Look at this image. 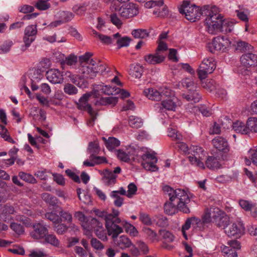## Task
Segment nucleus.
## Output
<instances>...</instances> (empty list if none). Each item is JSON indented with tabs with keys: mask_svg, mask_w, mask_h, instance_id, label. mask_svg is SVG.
Returning <instances> with one entry per match:
<instances>
[{
	"mask_svg": "<svg viewBox=\"0 0 257 257\" xmlns=\"http://www.w3.org/2000/svg\"><path fill=\"white\" fill-rule=\"evenodd\" d=\"M127 188L128 190L126 192V196L128 198H132L137 193V187L134 183H131L128 185Z\"/></svg>",
	"mask_w": 257,
	"mask_h": 257,
	"instance_id": "obj_60",
	"label": "nucleus"
},
{
	"mask_svg": "<svg viewBox=\"0 0 257 257\" xmlns=\"http://www.w3.org/2000/svg\"><path fill=\"white\" fill-rule=\"evenodd\" d=\"M46 243H49L55 247H58L60 241L54 234H46L44 237Z\"/></svg>",
	"mask_w": 257,
	"mask_h": 257,
	"instance_id": "obj_43",
	"label": "nucleus"
},
{
	"mask_svg": "<svg viewBox=\"0 0 257 257\" xmlns=\"http://www.w3.org/2000/svg\"><path fill=\"white\" fill-rule=\"evenodd\" d=\"M77 61V57L74 54H71L67 57H65L64 62L63 64H66L69 66H73L76 64Z\"/></svg>",
	"mask_w": 257,
	"mask_h": 257,
	"instance_id": "obj_57",
	"label": "nucleus"
},
{
	"mask_svg": "<svg viewBox=\"0 0 257 257\" xmlns=\"http://www.w3.org/2000/svg\"><path fill=\"white\" fill-rule=\"evenodd\" d=\"M106 222H105V227L109 235H111L113 239L116 238L118 235L123 232L122 228L114 223L112 221V217L109 219L106 218Z\"/></svg>",
	"mask_w": 257,
	"mask_h": 257,
	"instance_id": "obj_18",
	"label": "nucleus"
},
{
	"mask_svg": "<svg viewBox=\"0 0 257 257\" xmlns=\"http://www.w3.org/2000/svg\"><path fill=\"white\" fill-rule=\"evenodd\" d=\"M118 102V98L115 96L101 97L99 100L95 101V105H114Z\"/></svg>",
	"mask_w": 257,
	"mask_h": 257,
	"instance_id": "obj_28",
	"label": "nucleus"
},
{
	"mask_svg": "<svg viewBox=\"0 0 257 257\" xmlns=\"http://www.w3.org/2000/svg\"><path fill=\"white\" fill-rule=\"evenodd\" d=\"M0 135L5 141L12 144L15 143V141L10 136L8 130L1 124H0Z\"/></svg>",
	"mask_w": 257,
	"mask_h": 257,
	"instance_id": "obj_44",
	"label": "nucleus"
},
{
	"mask_svg": "<svg viewBox=\"0 0 257 257\" xmlns=\"http://www.w3.org/2000/svg\"><path fill=\"white\" fill-rule=\"evenodd\" d=\"M19 176L21 179L26 182L31 184H36L37 183L36 179L30 174L26 173L24 172H20L19 173Z\"/></svg>",
	"mask_w": 257,
	"mask_h": 257,
	"instance_id": "obj_46",
	"label": "nucleus"
},
{
	"mask_svg": "<svg viewBox=\"0 0 257 257\" xmlns=\"http://www.w3.org/2000/svg\"><path fill=\"white\" fill-rule=\"evenodd\" d=\"M182 84L189 90L188 93L183 94V97L189 101H191L195 103L199 102L201 95L195 90L196 86L193 79L190 78H186L182 80Z\"/></svg>",
	"mask_w": 257,
	"mask_h": 257,
	"instance_id": "obj_10",
	"label": "nucleus"
},
{
	"mask_svg": "<svg viewBox=\"0 0 257 257\" xmlns=\"http://www.w3.org/2000/svg\"><path fill=\"white\" fill-rule=\"evenodd\" d=\"M221 249L222 253L227 255V257H237V252L235 250L232 249L230 245H222Z\"/></svg>",
	"mask_w": 257,
	"mask_h": 257,
	"instance_id": "obj_47",
	"label": "nucleus"
},
{
	"mask_svg": "<svg viewBox=\"0 0 257 257\" xmlns=\"http://www.w3.org/2000/svg\"><path fill=\"white\" fill-rule=\"evenodd\" d=\"M37 32V26L36 25H30L27 27L25 30V34L28 36L35 37Z\"/></svg>",
	"mask_w": 257,
	"mask_h": 257,
	"instance_id": "obj_62",
	"label": "nucleus"
},
{
	"mask_svg": "<svg viewBox=\"0 0 257 257\" xmlns=\"http://www.w3.org/2000/svg\"><path fill=\"white\" fill-rule=\"evenodd\" d=\"M121 225L124 228L126 232L129 233L130 235L133 236H138L139 234L138 231L133 225L126 220H122Z\"/></svg>",
	"mask_w": 257,
	"mask_h": 257,
	"instance_id": "obj_33",
	"label": "nucleus"
},
{
	"mask_svg": "<svg viewBox=\"0 0 257 257\" xmlns=\"http://www.w3.org/2000/svg\"><path fill=\"white\" fill-rule=\"evenodd\" d=\"M92 56V53L87 52L79 57V72L83 78L93 79L98 73L104 74L109 71L105 64L91 59Z\"/></svg>",
	"mask_w": 257,
	"mask_h": 257,
	"instance_id": "obj_3",
	"label": "nucleus"
},
{
	"mask_svg": "<svg viewBox=\"0 0 257 257\" xmlns=\"http://www.w3.org/2000/svg\"><path fill=\"white\" fill-rule=\"evenodd\" d=\"M199 221L200 220L199 219L196 218L195 217L188 218L186 219L185 223L182 225L181 229L182 234L184 237L185 238V239L187 240L188 239L186 231H187L190 228L192 223L194 222L198 223Z\"/></svg>",
	"mask_w": 257,
	"mask_h": 257,
	"instance_id": "obj_29",
	"label": "nucleus"
},
{
	"mask_svg": "<svg viewBox=\"0 0 257 257\" xmlns=\"http://www.w3.org/2000/svg\"><path fill=\"white\" fill-rule=\"evenodd\" d=\"M30 257H43L45 255L43 249H36L30 250Z\"/></svg>",
	"mask_w": 257,
	"mask_h": 257,
	"instance_id": "obj_64",
	"label": "nucleus"
},
{
	"mask_svg": "<svg viewBox=\"0 0 257 257\" xmlns=\"http://www.w3.org/2000/svg\"><path fill=\"white\" fill-rule=\"evenodd\" d=\"M161 236L167 241L172 242L174 240V236L170 231L166 230H161L160 231Z\"/></svg>",
	"mask_w": 257,
	"mask_h": 257,
	"instance_id": "obj_55",
	"label": "nucleus"
},
{
	"mask_svg": "<svg viewBox=\"0 0 257 257\" xmlns=\"http://www.w3.org/2000/svg\"><path fill=\"white\" fill-rule=\"evenodd\" d=\"M121 169L120 167H116L113 171L109 169H105L100 172L102 176V181L107 186H111L116 183V179L117 175L121 172Z\"/></svg>",
	"mask_w": 257,
	"mask_h": 257,
	"instance_id": "obj_14",
	"label": "nucleus"
},
{
	"mask_svg": "<svg viewBox=\"0 0 257 257\" xmlns=\"http://www.w3.org/2000/svg\"><path fill=\"white\" fill-rule=\"evenodd\" d=\"M132 35L135 38L144 39L149 36V33L146 29H135L132 32Z\"/></svg>",
	"mask_w": 257,
	"mask_h": 257,
	"instance_id": "obj_45",
	"label": "nucleus"
},
{
	"mask_svg": "<svg viewBox=\"0 0 257 257\" xmlns=\"http://www.w3.org/2000/svg\"><path fill=\"white\" fill-rule=\"evenodd\" d=\"M171 122L170 126L168 128V136L172 139L173 140L180 141L182 140V136L178 133L176 127Z\"/></svg>",
	"mask_w": 257,
	"mask_h": 257,
	"instance_id": "obj_31",
	"label": "nucleus"
},
{
	"mask_svg": "<svg viewBox=\"0 0 257 257\" xmlns=\"http://www.w3.org/2000/svg\"><path fill=\"white\" fill-rule=\"evenodd\" d=\"M45 216L55 224H59L62 222L61 217L55 213L48 212L45 214Z\"/></svg>",
	"mask_w": 257,
	"mask_h": 257,
	"instance_id": "obj_51",
	"label": "nucleus"
},
{
	"mask_svg": "<svg viewBox=\"0 0 257 257\" xmlns=\"http://www.w3.org/2000/svg\"><path fill=\"white\" fill-rule=\"evenodd\" d=\"M189 150L188 157L191 164L205 169L203 161L206 157V152L204 149L200 146L193 145L189 148Z\"/></svg>",
	"mask_w": 257,
	"mask_h": 257,
	"instance_id": "obj_7",
	"label": "nucleus"
},
{
	"mask_svg": "<svg viewBox=\"0 0 257 257\" xmlns=\"http://www.w3.org/2000/svg\"><path fill=\"white\" fill-rule=\"evenodd\" d=\"M231 44V42L228 37L226 36H218L212 40L211 43L208 45L210 51L214 53L215 51H224L228 48Z\"/></svg>",
	"mask_w": 257,
	"mask_h": 257,
	"instance_id": "obj_12",
	"label": "nucleus"
},
{
	"mask_svg": "<svg viewBox=\"0 0 257 257\" xmlns=\"http://www.w3.org/2000/svg\"><path fill=\"white\" fill-rule=\"evenodd\" d=\"M244 162L248 166L250 165L251 163L257 166V147L250 148L247 151L244 158Z\"/></svg>",
	"mask_w": 257,
	"mask_h": 257,
	"instance_id": "obj_23",
	"label": "nucleus"
},
{
	"mask_svg": "<svg viewBox=\"0 0 257 257\" xmlns=\"http://www.w3.org/2000/svg\"><path fill=\"white\" fill-rule=\"evenodd\" d=\"M63 74L57 69H51L47 72L46 77L53 84H61L63 82Z\"/></svg>",
	"mask_w": 257,
	"mask_h": 257,
	"instance_id": "obj_19",
	"label": "nucleus"
},
{
	"mask_svg": "<svg viewBox=\"0 0 257 257\" xmlns=\"http://www.w3.org/2000/svg\"><path fill=\"white\" fill-rule=\"evenodd\" d=\"M238 203L240 207L245 211H250L254 204L251 201L244 199L239 200Z\"/></svg>",
	"mask_w": 257,
	"mask_h": 257,
	"instance_id": "obj_52",
	"label": "nucleus"
},
{
	"mask_svg": "<svg viewBox=\"0 0 257 257\" xmlns=\"http://www.w3.org/2000/svg\"><path fill=\"white\" fill-rule=\"evenodd\" d=\"M143 93L148 99L160 101L164 97H169L172 96V90L166 87L163 86L156 88H146L143 91Z\"/></svg>",
	"mask_w": 257,
	"mask_h": 257,
	"instance_id": "obj_8",
	"label": "nucleus"
},
{
	"mask_svg": "<svg viewBox=\"0 0 257 257\" xmlns=\"http://www.w3.org/2000/svg\"><path fill=\"white\" fill-rule=\"evenodd\" d=\"M92 33L94 35L98 37L102 43L105 44L113 43L114 41V39L117 38L119 36V33H118L113 35L112 37L100 34L95 30H93Z\"/></svg>",
	"mask_w": 257,
	"mask_h": 257,
	"instance_id": "obj_26",
	"label": "nucleus"
},
{
	"mask_svg": "<svg viewBox=\"0 0 257 257\" xmlns=\"http://www.w3.org/2000/svg\"><path fill=\"white\" fill-rule=\"evenodd\" d=\"M238 18L244 22L248 23V16L249 15V11L247 9H239L235 11Z\"/></svg>",
	"mask_w": 257,
	"mask_h": 257,
	"instance_id": "obj_40",
	"label": "nucleus"
},
{
	"mask_svg": "<svg viewBox=\"0 0 257 257\" xmlns=\"http://www.w3.org/2000/svg\"><path fill=\"white\" fill-rule=\"evenodd\" d=\"M163 190L169 198L164 205V211L167 214L172 215L179 211L185 213H190L187 204L190 199L185 190L179 188L175 189L168 185L164 186Z\"/></svg>",
	"mask_w": 257,
	"mask_h": 257,
	"instance_id": "obj_1",
	"label": "nucleus"
},
{
	"mask_svg": "<svg viewBox=\"0 0 257 257\" xmlns=\"http://www.w3.org/2000/svg\"><path fill=\"white\" fill-rule=\"evenodd\" d=\"M139 13L138 6L130 3L122 5L119 9V14L123 19H127L137 16Z\"/></svg>",
	"mask_w": 257,
	"mask_h": 257,
	"instance_id": "obj_15",
	"label": "nucleus"
},
{
	"mask_svg": "<svg viewBox=\"0 0 257 257\" xmlns=\"http://www.w3.org/2000/svg\"><path fill=\"white\" fill-rule=\"evenodd\" d=\"M126 151L128 153V156L131 160H134L135 157L138 156L139 151V147L135 145H131L126 147Z\"/></svg>",
	"mask_w": 257,
	"mask_h": 257,
	"instance_id": "obj_37",
	"label": "nucleus"
},
{
	"mask_svg": "<svg viewBox=\"0 0 257 257\" xmlns=\"http://www.w3.org/2000/svg\"><path fill=\"white\" fill-rule=\"evenodd\" d=\"M164 5V0L149 1L145 4V7L147 9H151L155 7H161Z\"/></svg>",
	"mask_w": 257,
	"mask_h": 257,
	"instance_id": "obj_59",
	"label": "nucleus"
},
{
	"mask_svg": "<svg viewBox=\"0 0 257 257\" xmlns=\"http://www.w3.org/2000/svg\"><path fill=\"white\" fill-rule=\"evenodd\" d=\"M64 91L68 95H74L78 92V89L72 84L67 83L64 86Z\"/></svg>",
	"mask_w": 257,
	"mask_h": 257,
	"instance_id": "obj_58",
	"label": "nucleus"
},
{
	"mask_svg": "<svg viewBox=\"0 0 257 257\" xmlns=\"http://www.w3.org/2000/svg\"><path fill=\"white\" fill-rule=\"evenodd\" d=\"M77 193L79 200L84 204H89L91 202L90 196L84 190L77 188Z\"/></svg>",
	"mask_w": 257,
	"mask_h": 257,
	"instance_id": "obj_34",
	"label": "nucleus"
},
{
	"mask_svg": "<svg viewBox=\"0 0 257 257\" xmlns=\"http://www.w3.org/2000/svg\"><path fill=\"white\" fill-rule=\"evenodd\" d=\"M84 234L88 237L92 236V230L93 229L96 235L100 239L106 241L107 239L105 230L103 227V223L95 218H91L89 223H83L82 226Z\"/></svg>",
	"mask_w": 257,
	"mask_h": 257,
	"instance_id": "obj_5",
	"label": "nucleus"
},
{
	"mask_svg": "<svg viewBox=\"0 0 257 257\" xmlns=\"http://www.w3.org/2000/svg\"><path fill=\"white\" fill-rule=\"evenodd\" d=\"M140 220L145 225H151L152 224V220L149 215L145 213H141L139 217Z\"/></svg>",
	"mask_w": 257,
	"mask_h": 257,
	"instance_id": "obj_61",
	"label": "nucleus"
},
{
	"mask_svg": "<svg viewBox=\"0 0 257 257\" xmlns=\"http://www.w3.org/2000/svg\"><path fill=\"white\" fill-rule=\"evenodd\" d=\"M202 220L204 223L213 222L217 226H225L229 222V218L218 208L210 207L205 210Z\"/></svg>",
	"mask_w": 257,
	"mask_h": 257,
	"instance_id": "obj_4",
	"label": "nucleus"
},
{
	"mask_svg": "<svg viewBox=\"0 0 257 257\" xmlns=\"http://www.w3.org/2000/svg\"><path fill=\"white\" fill-rule=\"evenodd\" d=\"M205 164L207 168L212 170L219 169L221 166L218 159L213 156H209L206 160Z\"/></svg>",
	"mask_w": 257,
	"mask_h": 257,
	"instance_id": "obj_32",
	"label": "nucleus"
},
{
	"mask_svg": "<svg viewBox=\"0 0 257 257\" xmlns=\"http://www.w3.org/2000/svg\"><path fill=\"white\" fill-rule=\"evenodd\" d=\"M213 147L218 151L227 153L229 150V146L227 140L221 136L215 137L212 140Z\"/></svg>",
	"mask_w": 257,
	"mask_h": 257,
	"instance_id": "obj_17",
	"label": "nucleus"
},
{
	"mask_svg": "<svg viewBox=\"0 0 257 257\" xmlns=\"http://www.w3.org/2000/svg\"><path fill=\"white\" fill-rule=\"evenodd\" d=\"M156 163H157V162L153 161H147L142 163V165L146 170L155 172L158 170V168L155 165Z\"/></svg>",
	"mask_w": 257,
	"mask_h": 257,
	"instance_id": "obj_56",
	"label": "nucleus"
},
{
	"mask_svg": "<svg viewBox=\"0 0 257 257\" xmlns=\"http://www.w3.org/2000/svg\"><path fill=\"white\" fill-rule=\"evenodd\" d=\"M128 123L131 127L134 128H139L142 126L143 121L142 119L135 116H131L128 118Z\"/></svg>",
	"mask_w": 257,
	"mask_h": 257,
	"instance_id": "obj_38",
	"label": "nucleus"
},
{
	"mask_svg": "<svg viewBox=\"0 0 257 257\" xmlns=\"http://www.w3.org/2000/svg\"><path fill=\"white\" fill-rule=\"evenodd\" d=\"M248 133H257V118L250 117L248 118L246 121Z\"/></svg>",
	"mask_w": 257,
	"mask_h": 257,
	"instance_id": "obj_36",
	"label": "nucleus"
},
{
	"mask_svg": "<svg viewBox=\"0 0 257 257\" xmlns=\"http://www.w3.org/2000/svg\"><path fill=\"white\" fill-rule=\"evenodd\" d=\"M114 41L117 45L119 48L123 47H127L129 45L131 39L128 37H120V35L117 38L114 39Z\"/></svg>",
	"mask_w": 257,
	"mask_h": 257,
	"instance_id": "obj_48",
	"label": "nucleus"
},
{
	"mask_svg": "<svg viewBox=\"0 0 257 257\" xmlns=\"http://www.w3.org/2000/svg\"><path fill=\"white\" fill-rule=\"evenodd\" d=\"M114 241L116 245L122 249L128 248L132 244L130 239L125 235H121Z\"/></svg>",
	"mask_w": 257,
	"mask_h": 257,
	"instance_id": "obj_27",
	"label": "nucleus"
},
{
	"mask_svg": "<svg viewBox=\"0 0 257 257\" xmlns=\"http://www.w3.org/2000/svg\"><path fill=\"white\" fill-rule=\"evenodd\" d=\"M142 231L147 236L148 238L152 241L158 240L157 234L150 228L144 227L143 228Z\"/></svg>",
	"mask_w": 257,
	"mask_h": 257,
	"instance_id": "obj_41",
	"label": "nucleus"
},
{
	"mask_svg": "<svg viewBox=\"0 0 257 257\" xmlns=\"http://www.w3.org/2000/svg\"><path fill=\"white\" fill-rule=\"evenodd\" d=\"M42 199L46 203L54 205L57 203V199L54 196L48 193H44L42 194Z\"/></svg>",
	"mask_w": 257,
	"mask_h": 257,
	"instance_id": "obj_49",
	"label": "nucleus"
},
{
	"mask_svg": "<svg viewBox=\"0 0 257 257\" xmlns=\"http://www.w3.org/2000/svg\"><path fill=\"white\" fill-rule=\"evenodd\" d=\"M153 222L160 227H166L168 225L167 218L162 215L155 216L153 218Z\"/></svg>",
	"mask_w": 257,
	"mask_h": 257,
	"instance_id": "obj_39",
	"label": "nucleus"
},
{
	"mask_svg": "<svg viewBox=\"0 0 257 257\" xmlns=\"http://www.w3.org/2000/svg\"><path fill=\"white\" fill-rule=\"evenodd\" d=\"M117 156L118 158L121 161L128 162L130 161H131L130 156H128L125 150H118L117 152Z\"/></svg>",
	"mask_w": 257,
	"mask_h": 257,
	"instance_id": "obj_54",
	"label": "nucleus"
},
{
	"mask_svg": "<svg viewBox=\"0 0 257 257\" xmlns=\"http://www.w3.org/2000/svg\"><path fill=\"white\" fill-rule=\"evenodd\" d=\"M116 194L117 192H111L110 194V196L114 199V204L115 206L120 207L123 204V198Z\"/></svg>",
	"mask_w": 257,
	"mask_h": 257,
	"instance_id": "obj_53",
	"label": "nucleus"
},
{
	"mask_svg": "<svg viewBox=\"0 0 257 257\" xmlns=\"http://www.w3.org/2000/svg\"><path fill=\"white\" fill-rule=\"evenodd\" d=\"M240 62L246 67L256 66L257 55L250 53L243 54L240 57Z\"/></svg>",
	"mask_w": 257,
	"mask_h": 257,
	"instance_id": "obj_22",
	"label": "nucleus"
},
{
	"mask_svg": "<svg viewBox=\"0 0 257 257\" xmlns=\"http://www.w3.org/2000/svg\"><path fill=\"white\" fill-rule=\"evenodd\" d=\"M116 87L110 85L100 86V90L102 93L106 95H115Z\"/></svg>",
	"mask_w": 257,
	"mask_h": 257,
	"instance_id": "obj_50",
	"label": "nucleus"
},
{
	"mask_svg": "<svg viewBox=\"0 0 257 257\" xmlns=\"http://www.w3.org/2000/svg\"><path fill=\"white\" fill-rule=\"evenodd\" d=\"M228 223L225 226H218L219 227L223 228L225 230V233L228 236L237 237L243 233L244 227L241 222H239L238 223H233L228 226Z\"/></svg>",
	"mask_w": 257,
	"mask_h": 257,
	"instance_id": "obj_16",
	"label": "nucleus"
},
{
	"mask_svg": "<svg viewBox=\"0 0 257 257\" xmlns=\"http://www.w3.org/2000/svg\"><path fill=\"white\" fill-rule=\"evenodd\" d=\"M0 218L5 222H9L13 219L12 215L15 210L13 206L6 204L0 206Z\"/></svg>",
	"mask_w": 257,
	"mask_h": 257,
	"instance_id": "obj_21",
	"label": "nucleus"
},
{
	"mask_svg": "<svg viewBox=\"0 0 257 257\" xmlns=\"http://www.w3.org/2000/svg\"><path fill=\"white\" fill-rule=\"evenodd\" d=\"M128 72L132 77L139 79L143 73V68L140 64H131Z\"/></svg>",
	"mask_w": 257,
	"mask_h": 257,
	"instance_id": "obj_25",
	"label": "nucleus"
},
{
	"mask_svg": "<svg viewBox=\"0 0 257 257\" xmlns=\"http://www.w3.org/2000/svg\"><path fill=\"white\" fill-rule=\"evenodd\" d=\"M252 49V47L249 45L248 43L243 41H239L236 44V49L241 51H244L246 50H250Z\"/></svg>",
	"mask_w": 257,
	"mask_h": 257,
	"instance_id": "obj_63",
	"label": "nucleus"
},
{
	"mask_svg": "<svg viewBox=\"0 0 257 257\" xmlns=\"http://www.w3.org/2000/svg\"><path fill=\"white\" fill-rule=\"evenodd\" d=\"M216 66L214 58L209 57L203 59L197 71L199 78L201 80L205 79L209 74L214 71Z\"/></svg>",
	"mask_w": 257,
	"mask_h": 257,
	"instance_id": "obj_9",
	"label": "nucleus"
},
{
	"mask_svg": "<svg viewBox=\"0 0 257 257\" xmlns=\"http://www.w3.org/2000/svg\"><path fill=\"white\" fill-rule=\"evenodd\" d=\"M172 95L169 97H164L167 98L163 100L161 103H157L155 107L156 110H159L161 112L163 109L171 111H175L179 104V100L177 97L174 95V92L172 91Z\"/></svg>",
	"mask_w": 257,
	"mask_h": 257,
	"instance_id": "obj_13",
	"label": "nucleus"
},
{
	"mask_svg": "<svg viewBox=\"0 0 257 257\" xmlns=\"http://www.w3.org/2000/svg\"><path fill=\"white\" fill-rule=\"evenodd\" d=\"M178 9L179 12L185 15L186 18L191 22L199 20L203 14L200 7L195 5H191L186 1L182 3Z\"/></svg>",
	"mask_w": 257,
	"mask_h": 257,
	"instance_id": "obj_6",
	"label": "nucleus"
},
{
	"mask_svg": "<svg viewBox=\"0 0 257 257\" xmlns=\"http://www.w3.org/2000/svg\"><path fill=\"white\" fill-rule=\"evenodd\" d=\"M57 15L59 19L63 21V23L71 21L74 17V15L71 12L67 11H60Z\"/></svg>",
	"mask_w": 257,
	"mask_h": 257,
	"instance_id": "obj_42",
	"label": "nucleus"
},
{
	"mask_svg": "<svg viewBox=\"0 0 257 257\" xmlns=\"http://www.w3.org/2000/svg\"><path fill=\"white\" fill-rule=\"evenodd\" d=\"M145 61L150 64H156L160 63L164 60L163 55L160 54L158 52L155 54H150L145 56Z\"/></svg>",
	"mask_w": 257,
	"mask_h": 257,
	"instance_id": "obj_24",
	"label": "nucleus"
},
{
	"mask_svg": "<svg viewBox=\"0 0 257 257\" xmlns=\"http://www.w3.org/2000/svg\"><path fill=\"white\" fill-rule=\"evenodd\" d=\"M33 227V230L30 232V235L35 239H39L44 237L48 232L47 227L40 223L34 224Z\"/></svg>",
	"mask_w": 257,
	"mask_h": 257,
	"instance_id": "obj_20",
	"label": "nucleus"
},
{
	"mask_svg": "<svg viewBox=\"0 0 257 257\" xmlns=\"http://www.w3.org/2000/svg\"><path fill=\"white\" fill-rule=\"evenodd\" d=\"M97 97L96 90H94L91 93H86L83 95L79 99L78 105L80 109L86 110L91 117L92 121H94L96 118L97 112L91 108L88 104L90 97Z\"/></svg>",
	"mask_w": 257,
	"mask_h": 257,
	"instance_id": "obj_11",
	"label": "nucleus"
},
{
	"mask_svg": "<svg viewBox=\"0 0 257 257\" xmlns=\"http://www.w3.org/2000/svg\"><path fill=\"white\" fill-rule=\"evenodd\" d=\"M120 144V141L114 137H109L105 143L106 148L110 151H112L116 147H118Z\"/></svg>",
	"mask_w": 257,
	"mask_h": 257,
	"instance_id": "obj_35",
	"label": "nucleus"
},
{
	"mask_svg": "<svg viewBox=\"0 0 257 257\" xmlns=\"http://www.w3.org/2000/svg\"><path fill=\"white\" fill-rule=\"evenodd\" d=\"M235 21L225 18L219 12L216 7H212L207 11L204 21L205 30L211 35H217L219 33H229L233 29Z\"/></svg>",
	"mask_w": 257,
	"mask_h": 257,
	"instance_id": "obj_2",
	"label": "nucleus"
},
{
	"mask_svg": "<svg viewBox=\"0 0 257 257\" xmlns=\"http://www.w3.org/2000/svg\"><path fill=\"white\" fill-rule=\"evenodd\" d=\"M232 129L237 133L241 134H248L247 125L240 121H236L232 124Z\"/></svg>",
	"mask_w": 257,
	"mask_h": 257,
	"instance_id": "obj_30",
	"label": "nucleus"
}]
</instances>
